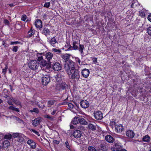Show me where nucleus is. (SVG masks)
<instances>
[{"label": "nucleus", "instance_id": "15", "mask_svg": "<svg viewBox=\"0 0 151 151\" xmlns=\"http://www.w3.org/2000/svg\"><path fill=\"white\" fill-rule=\"evenodd\" d=\"M40 119L41 118L40 117H37L33 120L32 124L33 126L36 127L38 126L40 124Z\"/></svg>", "mask_w": 151, "mask_h": 151}, {"label": "nucleus", "instance_id": "22", "mask_svg": "<svg viewBox=\"0 0 151 151\" xmlns=\"http://www.w3.org/2000/svg\"><path fill=\"white\" fill-rule=\"evenodd\" d=\"M68 86V85L65 82H63L61 84H58L57 88L60 87L59 90L65 89Z\"/></svg>", "mask_w": 151, "mask_h": 151}, {"label": "nucleus", "instance_id": "26", "mask_svg": "<svg viewBox=\"0 0 151 151\" xmlns=\"http://www.w3.org/2000/svg\"><path fill=\"white\" fill-rule=\"evenodd\" d=\"M42 33L46 36L49 35L50 34V32L49 30L47 28H45L42 31Z\"/></svg>", "mask_w": 151, "mask_h": 151}, {"label": "nucleus", "instance_id": "14", "mask_svg": "<svg viewBox=\"0 0 151 151\" xmlns=\"http://www.w3.org/2000/svg\"><path fill=\"white\" fill-rule=\"evenodd\" d=\"M78 43L77 42H74L73 43V46H70L68 48V50H72L73 49L76 50L78 49Z\"/></svg>", "mask_w": 151, "mask_h": 151}, {"label": "nucleus", "instance_id": "58", "mask_svg": "<svg viewBox=\"0 0 151 151\" xmlns=\"http://www.w3.org/2000/svg\"><path fill=\"white\" fill-rule=\"evenodd\" d=\"M68 106L70 108H73L74 107L73 104L71 103H69L68 104Z\"/></svg>", "mask_w": 151, "mask_h": 151}, {"label": "nucleus", "instance_id": "23", "mask_svg": "<svg viewBox=\"0 0 151 151\" xmlns=\"http://www.w3.org/2000/svg\"><path fill=\"white\" fill-rule=\"evenodd\" d=\"M56 81L58 82H60L63 78L64 76L60 73L58 74L55 77Z\"/></svg>", "mask_w": 151, "mask_h": 151}, {"label": "nucleus", "instance_id": "50", "mask_svg": "<svg viewBox=\"0 0 151 151\" xmlns=\"http://www.w3.org/2000/svg\"><path fill=\"white\" fill-rule=\"evenodd\" d=\"M52 50L53 51L56 53H60L61 52V50L57 49L56 48H53L52 49Z\"/></svg>", "mask_w": 151, "mask_h": 151}, {"label": "nucleus", "instance_id": "12", "mask_svg": "<svg viewBox=\"0 0 151 151\" xmlns=\"http://www.w3.org/2000/svg\"><path fill=\"white\" fill-rule=\"evenodd\" d=\"M82 134V132L78 130L75 131L73 133V135L74 137L77 138H80L81 137Z\"/></svg>", "mask_w": 151, "mask_h": 151}, {"label": "nucleus", "instance_id": "36", "mask_svg": "<svg viewBox=\"0 0 151 151\" xmlns=\"http://www.w3.org/2000/svg\"><path fill=\"white\" fill-rule=\"evenodd\" d=\"M12 137V135L11 134H8L6 135L4 138L5 139L10 140L11 139Z\"/></svg>", "mask_w": 151, "mask_h": 151}, {"label": "nucleus", "instance_id": "9", "mask_svg": "<svg viewBox=\"0 0 151 151\" xmlns=\"http://www.w3.org/2000/svg\"><path fill=\"white\" fill-rule=\"evenodd\" d=\"M94 116L95 118L97 120H101L103 118L102 114L99 111H98L94 113Z\"/></svg>", "mask_w": 151, "mask_h": 151}, {"label": "nucleus", "instance_id": "38", "mask_svg": "<svg viewBox=\"0 0 151 151\" xmlns=\"http://www.w3.org/2000/svg\"><path fill=\"white\" fill-rule=\"evenodd\" d=\"M45 117L49 119L51 121H52L53 120V118L52 116L48 115H45Z\"/></svg>", "mask_w": 151, "mask_h": 151}, {"label": "nucleus", "instance_id": "2", "mask_svg": "<svg viewBox=\"0 0 151 151\" xmlns=\"http://www.w3.org/2000/svg\"><path fill=\"white\" fill-rule=\"evenodd\" d=\"M70 79L74 83L78 82L80 78V75L79 70L77 69H76L73 71H72Z\"/></svg>", "mask_w": 151, "mask_h": 151}, {"label": "nucleus", "instance_id": "63", "mask_svg": "<svg viewBox=\"0 0 151 151\" xmlns=\"http://www.w3.org/2000/svg\"><path fill=\"white\" fill-rule=\"evenodd\" d=\"M9 5L11 7H13L15 6V5L13 4H9Z\"/></svg>", "mask_w": 151, "mask_h": 151}, {"label": "nucleus", "instance_id": "28", "mask_svg": "<svg viewBox=\"0 0 151 151\" xmlns=\"http://www.w3.org/2000/svg\"><path fill=\"white\" fill-rule=\"evenodd\" d=\"M2 145L4 147L7 148L10 146V143L9 141L5 140L3 142Z\"/></svg>", "mask_w": 151, "mask_h": 151}, {"label": "nucleus", "instance_id": "64", "mask_svg": "<svg viewBox=\"0 0 151 151\" xmlns=\"http://www.w3.org/2000/svg\"><path fill=\"white\" fill-rule=\"evenodd\" d=\"M8 104L10 105H12V102L11 101H8Z\"/></svg>", "mask_w": 151, "mask_h": 151}, {"label": "nucleus", "instance_id": "62", "mask_svg": "<svg viewBox=\"0 0 151 151\" xmlns=\"http://www.w3.org/2000/svg\"><path fill=\"white\" fill-rule=\"evenodd\" d=\"M56 110H54L51 113V114L52 115L55 114L56 111Z\"/></svg>", "mask_w": 151, "mask_h": 151}, {"label": "nucleus", "instance_id": "55", "mask_svg": "<svg viewBox=\"0 0 151 151\" xmlns=\"http://www.w3.org/2000/svg\"><path fill=\"white\" fill-rule=\"evenodd\" d=\"M4 23L6 25H8L9 24V22L8 20L7 19H5L4 21Z\"/></svg>", "mask_w": 151, "mask_h": 151}, {"label": "nucleus", "instance_id": "47", "mask_svg": "<svg viewBox=\"0 0 151 151\" xmlns=\"http://www.w3.org/2000/svg\"><path fill=\"white\" fill-rule=\"evenodd\" d=\"M18 47L17 46H13V49H12V51L13 52H16L18 50Z\"/></svg>", "mask_w": 151, "mask_h": 151}, {"label": "nucleus", "instance_id": "21", "mask_svg": "<svg viewBox=\"0 0 151 151\" xmlns=\"http://www.w3.org/2000/svg\"><path fill=\"white\" fill-rule=\"evenodd\" d=\"M35 25L37 28H40L42 26V21L40 20L37 19L35 22Z\"/></svg>", "mask_w": 151, "mask_h": 151}, {"label": "nucleus", "instance_id": "25", "mask_svg": "<svg viewBox=\"0 0 151 151\" xmlns=\"http://www.w3.org/2000/svg\"><path fill=\"white\" fill-rule=\"evenodd\" d=\"M150 140V137L148 135H145L142 138V141L146 142H149Z\"/></svg>", "mask_w": 151, "mask_h": 151}, {"label": "nucleus", "instance_id": "52", "mask_svg": "<svg viewBox=\"0 0 151 151\" xmlns=\"http://www.w3.org/2000/svg\"><path fill=\"white\" fill-rule=\"evenodd\" d=\"M135 1H136V0H134L132 1V4L131 5V7H134L135 6V5H137L136 4H135V3H136Z\"/></svg>", "mask_w": 151, "mask_h": 151}, {"label": "nucleus", "instance_id": "31", "mask_svg": "<svg viewBox=\"0 0 151 151\" xmlns=\"http://www.w3.org/2000/svg\"><path fill=\"white\" fill-rule=\"evenodd\" d=\"M9 109L10 110H12L17 112H19V109L14 107V106H10L9 108Z\"/></svg>", "mask_w": 151, "mask_h": 151}, {"label": "nucleus", "instance_id": "16", "mask_svg": "<svg viewBox=\"0 0 151 151\" xmlns=\"http://www.w3.org/2000/svg\"><path fill=\"white\" fill-rule=\"evenodd\" d=\"M19 135V136L17 138V140L19 144H22L24 142V138L25 136L22 134Z\"/></svg>", "mask_w": 151, "mask_h": 151}, {"label": "nucleus", "instance_id": "10", "mask_svg": "<svg viewBox=\"0 0 151 151\" xmlns=\"http://www.w3.org/2000/svg\"><path fill=\"white\" fill-rule=\"evenodd\" d=\"M47 39L48 42L52 46L54 47L56 43H58L56 39L55 38V37L52 38L50 40V37L48 38Z\"/></svg>", "mask_w": 151, "mask_h": 151}, {"label": "nucleus", "instance_id": "29", "mask_svg": "<svg viewBox=\"0 0 151 151\" xmlns=\"http://www.w3.org/2000/svg\"><path fill=\"white\" fill-rule=\"evenodd\" d=\"M79 123L83 125H86L87 124V122L83 118H79Z\"/></svg>", "mask_w": 151, "mask_h": 151}, {"label": "nucleus", "instance_id": "45", "mask_svg": "<svg viewBox=\"0 0 151 151\" xmlns=\"http://www.w3.org/2000/svg\"><path fill=\"white\" fill-rule=\"evenodd\" d=\"M27 18V17L26 15L25 14H24L22 16L21 19L23 21H25Z\"/></svg>", "mask_w": 151, "mask_h": 151}, {"label": "nucleus", "instance_id": "32", "mask_svg": "<svg viewBox=\"0 0 151 151\" xmlns=\"http://www.w3.org/2000/svg\"><path fill=\"white\" fill-rule=\"evenodd\" d=\"M88 127L89 129L92 130H95L96 129L95 126L91 124H90L88 125Z\"/></svg>", "mask_w": 151, "mask_h": 151}, {"label": "nucleus", "instance_id": "57", "mask_svg": "<svg viewBox=\"0 0 151 151\" xmlns=\"http://www.w3.org/2000/svg\"><path fill=\"white\" fill-rule=\"evenodd\" d=\"M53 142L55 144L58 145L59 143L60 142L56 140H53Z\"/></svg>", "mask_w": 151, "mask_h": 151}, {"label": "nucleus", "instance_id": "24", "mask_svg": "<svg viewBox=\"0 0 151 151\" xmlns=\"http://www.w3.org/2000/svg\"><path fill=\"white\" fill-rule=\"evenodd\" d=\"M53 54L50 52H48L45 54V57L48 61H49L52 59L53 57Z\"/></svg>", "mask_w": 151, "mask_h": 151}, {"label": "nucleus", "instance_id": "59", "mask_svg": "<svg viewBox=\"0 0 151 151\" xmlns=\"http://www.w3.org/2000/svg\"><path fill=\"white\" fill-rule=\"evenodd\" d=\"M93 62L94 63H97V58H93Z\"/></svg>", "mask_w": 151, "mask_h": 151}, {"label": "nucleus", "instance_id": "40", "mask_svg": "<svg viewBox=\"0 0 151 151\" xmlns=\"http://www.w3.org/2000/svg\"><path fill=\"white\" fill-rule=\"evenodd\" d=\"M30 130L31 131L35 133L38 136H40V134H39V133L36 130L32 129H30Z\"/></svg>", "mask_w": 151, "mask_h": 151}, {"label": "nucleus", "instance_id": "48", "mask_svg": "<svg viewBox=\"0 0 151 151\" xmlns=\"http://www.w3.org/2000/svg\"><path fill=\"white\" fill-rule=\"evenodd\" d=\"M16 120L19 123H23V121L22 120L19 119V118L17 117H15Z\"/></svg>", "mask_w": 151, "mask_h": 151}, {"label": "nucleus", "instance_id": "30", "mask_svg": "<svg viewBox=\"0 0 151 151\" xmlns=\"http://www.w3.org/2000/svg\"><path fill=\"white\" fill-rule=\"evenodd\" d=\"M79 118L77 116L75 117L72 121V124L74 125L78 124L79 123Z\"/></svg>", "mask_w": 151, "mask_h": 151}, {"label": "nucleus", "instance_id": "6", "mask_svg": "<svg viewBox=\"0 0 151 151\" xmlns=\"http://www.w3.org/2000/svg\"><path fill=\"white\" fill-rule=\"evenodd\" d=\"M50 81V78L49 75H46L43 76L42 78V82L44 85H47Z\"/></svg>", "mask_w": 151, "mask_h": 151}, {"label": "nucleus", "instance_id": "37", "mask_svg": "<svg viewBox=\"0 0 151 151\" xmlns=\"http://www.w3.org/2000/svg\"><path fill=\"white\" fill-rule=\"evenodd\" d=\"M99 151H107V150L105 146L102 145L99 148Z\"/></svg>", "mask_w": 151, "mask_h": 151}, {"label": "nucleus", "instance_id": "43", "mask_svg": "<svg viewBox=\"0 0 151 151\" xmlns=\"http://www.w3.org/2000/svg\"><path fill=\"white\" fill-rule=\"evenodd\" d=\"M21 133H14L13 136V137L14 138L17 137L18 138L19 136V134H21Z\"/></svg>", "mask_w": 151, "mask_h": 151}, {"label": "nucleus", "instance_id": "3", "mask_svg": "<svg viewBox=\"0 0 151 151\" xmlns=\"http://www.w3.org/2000/svg\"><path fill=\"white\" fill-rule=\"evenodd\" d=\"M29 68L33 70H40V67L39 63L36 60H33L30 61L28 63Z\"/></svg>", "mask_w": 151, "mask_h": 151}, {"label": "nucleus", "instance_id": "7", "mask_svg": "<svg viewBox=\"0 0 151 151\" xmlns=\"http://www.w3.org/2000/svg\"><path fill=\"white\" fill-rule=\"evenodd\" d=\"M122 145L120 144L116 143L115 144L114 147H111V150L112 151H120Z\"/></svg>", "mask_w": 151, "mask_h": 151}, {"label": "nucleus", "instance_id": "33", "mask_svg": "<svg viewBox=\"0 0 151 151\" xmlns=\"http://www.w3.org/2000/svg\"><path fill=\"white\" fill-rule=\"evenodd\" d=\"M84 48L83 45H79V47L78 49V50L81 54L83 53V50Z\"/></svg>", "mask_w": 151, "mask_h": 151}, {"label": "nucleus", "instance_id": "19", "mask_svg": "<svg viewBox=\"0 0 151 151\" xmlns=\"http://www.w3.org/2000/svg\"><path fill=\"white\" fill-rule=\"evenodd\" d=\"M70 55L69 54H65L62 55V58L65 63L68 61L69 60Z\"/></svg>", "mask_w": 151, "mask_h": 151}, {"label": "nucleus", "instance_id": "17", "mask_svg": "<svg viewBox=\"0 0 151 151\" xmlns=\"http://www.w3.org/2000/svg\"><path fill=\"white\" fill-rule=\"evenodd\" d=\"M27 144L29 145L33 149H35L36 147V143L32 140L29 139L27 142Z\"/></svg>", "mask_w": 151, "mask_h": 151}, {"label": "nucleus", "instance_id": "1", "mask_svg": "<svg viewBox=\"0 0 151 151\" xmlns=\"http://www.w3.org/2000/svg\"><path fill=\"white\" fill-rule=\"evenodd\" d=\"M64 68L67 73L68 75H71L72 71L75 69L74 63L71 60L65 62L64 65Z\"/></svg>", "mask_w": 151, "mask_h": 151}, {"label": "nucleus", "instance_id": "49", "mask_svg": "<svg viewBox=\"0 0 151 151\" xmlns=\"http://www.w3.org/2000/svg\"><path fill=\"white\" fill-rule=\"evenodd\" d=\"M8 68V67L6 65H5V68L3 69L2 73L5 74L7 71V70Z\"/></svg>", "mask_w": 151, "mask_h": 151}, {"label": "nucleus", "instance_id": "20", "mask_svg": "<svg viewBox=\"0 0 151 151\" xmlns=\"http://www.w3.org/2000/svg\"><path fill=\"white\" fill-rule=\"evenodd\" d=\"M134 132L132 130H129L127 132L126 135L129 138H133L134 136Z\"/></svg>", "mask_w": 151, "mask_h": 151}, {"label": "nucleus", "instance_id": "41", "mask_svg": "<svg viewBox=\"0 0 151 151\" xmlns=\"http://www.w3.org/2000/svg\"><path fill=\"white\" fill-rule=\"evenodd\" d=\"M30 111L31 112H35L36 113H38L39 112V111L37 108H34L32 110H30Z\"/></svg>", "mask_w": 151, "mask_h": 151}, {"label": "nucleus", "instance_id": "56", "mask_svg": "<svg viewBox=\"0 0 151 151\" xmlns=\"http://www.w3.org/2000/svg\"><path fill=\"white\" fill-rule=\"evenodd\" d=\"M2 45H4L5 48L7 47V45L6 44V42L5 41H3Z\"/></svg>", "mask_w": 151, "mask_h": 151}, {"label": "nucleus", "instance_id": "42", "mask_svg": "<svg viewBox=\"0 0 151 151\" xmlns=\"http://www.w3.org/2000/svg\"><path fill=\"white\" fill-rule=\"evenodd\" d=\"M139 15L142 17H144L145 16V13L143 11L141 10L139 12Z\"/></svg>", "mask_w": 151, "mask_h": 151}, {"label": "nucleus", "instance_id": "61", "mask_svg": "<svg viewBox=\"0 0 151 151\" xmlns=\"http://www.w3.org/2000/svg\"><path fill=\"white\" fill-rule=\"evenodd\" d=\"M76 142L78 144H82L83 143V142L82 141H79V140H78V141H76Z\"/></svg>", "mask_w": 151, "mask_h": 151}, {"label": "nucleus", "instance_id": "18", "mask_svg": "<svg viewBox=\"0 0 151 151\" xmlns=\"http://www.w3.org/2000/svg\"><path fill=\"white\" fill-rule=\"evenodd\" d=\"M105 139L106 141L109 143H112L114 140V139L113 137L110 135H108L106 136Z\"/></svg>", "mask_w": 151, "mask_h": 151}, {"label": "nucleus", "instance_id": "46", "mask_svg": "<svg viewBox=\"0 0 151 151\" xmlns=\"http://www.w3.org/2000/svg\"><path fill=\"white\" fill-rule=\"evenodd\" d=\"M65 145L66 147L69 150H70L71 148H70V146L69 145V144L68 142V141H66L65 142Z\"/></svg>", "mask_w": 151, "mask_h": 151}, {"label": "nucleus", "instance_id": "8", "mask_svg": "<svg viewBox=\"0 0 151 151\" xmlns=\"http://www.w3.org/2000/svg\"><path fill=\"white\" fill-rule=\"evenodd\" d=\"M52 68L55 71H59L61 69V66L59 63L56 62L53 64Z\"/></svg>", "mask_w": 151, "mask_h": 151}, {"label": "nucleus", "instance_id": "11", "mask_svg": "<svg viewBox=\"0 0 151 151\" xmlns=\"http://www.w3.org/2000/svg\"><path fill=\"white\" fill-rule=\"evenodd\" d=\"M82 75L85 78H87L88 76L90 71L88 69L85 68L81 72Z\"/></svg>", "mask_w": 151, "mask_h": 151}, {"label": "nucleus", "instance_id": "60", "mask_svg": "<svg viewBox=\"0 0 151 151\" xmlns=\"http://www.w3.org/2000/svg\"><path fill=\"white\" fill-rule=\"evenodd\" d=\"M147 19L148 20L151 22V14L148 16Z\"/></svg>", "mask_w": 151, "mask_h": 151}, {"label": "nucleus", "instance_id": "13", "mask_svg": "<svg viewBox=\"0 0 151 151\" xmlns=\"http://www.w3.org/2000/svg\"><path fill=\"white\" fill-rule=\"evenodd\" d=\"M81 106L83 108H86L89 106V103L86 100L82 101L80 103Z\"/></svg>", "mask_w": 151, "mask_h": 151}, {"label": "nucleus", "instance_id": "4", "mask_svg": "<svg viewBox=\"0 0 151 151\" xmlns=\"http://www.w3.org/2000/svg\"><path fill=\"white\" fill-rule=\"evenodd\" d=\"M42 53L41 54L39 53L37 54V56L38 57L37 60L39 61H41L40 66V70H44V68L46 67L47 62L45 60L43 59L42 56H39V55H42Z\"/></svg>", "mask_w": 151, "mask_h": 151}, {"label": "nucleus", "instance_id": "34", "mask_svg": "<svg viewBox=\"0 0 151 151\" xmlns=\"http://www.w3.org/2000/svg\"><path fill=\"white\" fill-rule=\"evenodd\" d=\"M54 102L52 100L49 101L47 102V106L49 107H51L54 104Z\"/></svg>", "mask_w": 151, "mask_h": 151}, {"label": "nucleus", "instance_id": "5", "mask_svg": "<svg viewBox=\"0 0 151 151\" xmlns=\"http://www.w3.org/2000/svg\"><path fill=\"white\" fill-rule=\"evenodd\" d=\"M110 124L112 126L114 125L115 126V131L117 132L118 133L121 132L123 130V126L121 124L116 125V123L114 122H111Z\"/></svg>", "mask_w": 151, "mask_h": 151}, {"label": "nucleus", "instance_id": "27", "mask_svg": "<svg viewBox=\"0 0 151 151\" xmlns=\"http://www.w3.org/2000/svg\"><path fill=\"white\" fill-rule=\"evenodd\" d=\"M35 31L32 28L28 32V35H27V38L30 37L35 34Z\"/></svg>", "mask_w": 151, "mask_h": 151}, {"label": "nucleus", "instance_id": "35", "mask_svg": "<svg viewBox=\"0 0 151 151\" xmlns=\"http://www.w3.org/2000/svg\"><path fill=\"white\" fill-rule=\"evenodd\" d=\"M88 151H96V149L93 146H89L88 147Z\"/></svg>", "mask_w": 151, "mask_h": 151}, {"label": "nucleus", "instance_id": "53", "mask_svg": "<svg viewBox=\"0 0 151 151\" xmlns=\"http://www.w3.org/2000/svg\"><path fill=\"white\" fill-rule=\"evenodd\" d=\"M10 43V44L11 45H14V44H20L21 43L18 41L11 42Z\"/></svg>", "mask_w": 151, "mask_h": 151}, {"label": "nucleus", "instance_id": "44", "mask_svg": "<svg viewBox=\"0 0 151 151\" xmlns=\"http://www.w3.org/2000/svg\"><path fill=\"white\" fill-rule=\"evenodd\" d=\"M50 2H45L44 4V6L46 8H48L50 6Z\"/></svg>", "mask_w": 151, "mask_h": 151}, {"label": "nucleus", "instance_id": "39", "mask_svg": "<svg viewBox=\"0 0 151 151\" xmlns=\"http://www.w3.org/2000/svg\"><path fill=\"white\" fill-rule=\"evenodd\" d=\"M12 100L17 105H20L21 104V102L18 100L15 99H13Z\"/></svg>", "mask_w": 151, "mask_h": 151}, {"label": "nucleus", "instance_id": "51", "mask_svg": "<svg viewBox=\"0 0 151 151\" xmlns=\"http://www.w3.org/2000/svg\"><path fill=\"white\" fill-rule=\"evenodd\" d=\"M147 31L148 35L151 36V27H149L147 29Z\"/></svg>", "mask_w": 151, "mask_h": 151}, {"label": "nucleus", "instance_id": "54", "mask_svg": "<svg viewBox=\"0 0 151 151\" xmlns=\"http://www.w3.org/2000/svg\"><path fill=\"white\" fill-rule=\"evenodd\" d=\"M76 61L80 65H81L82 64H81V61L79 58H76Z\"/></svg>", "mask_w": 151, "mask_h": 151}]
</instances>
